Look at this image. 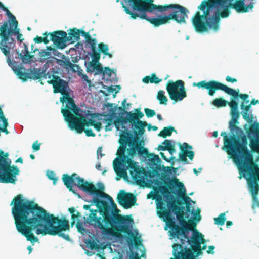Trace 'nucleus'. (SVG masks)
I'll list each match as a JSON object with an SVG mask.
<instances>
[{
  "label": "nucleus",
  "instance_id": "obj_1",
  "mask_svg": "<svg viewBox=\"0 0 259 259\" xmlns=\"http://www.w3.org/2000/svg\"><path fill=\"white\" fill-rule=\"evenodd\" d=\"M231 108V119L229 123L230 133L222 132L221 135L224 138L225 150L232 158L237 166L240 179L244 178L247 182V188L249 193L252 197L253 209L259 208V167L258 164L253 161V155L248 148L247 137L252 150L257 153L255 162H259V123L254 122L245 134L242 128L237 126L240 114L238 112V103L236 101H231L228 103Z\"/></svg>",
  "mask_w": 259,
  "mask_h": 259
},
{
  "label": "nucleus",
  "instance_id": "obj_2",
  "mask_svg": "<svg viewBox=\"0 0 259 259\" xmlns=\"http://www.w3.org/2000/svg\"><path fill=\"white\" fill-rule=\"evenodd\" d=\"M10 205L17 231L32 245L39 241L35 234L58 235L67 241L70 240L67 234L62 232L69 230V222L65 216L61 218L55 217L22 195L15 197Z\"/></svg>",
  "mask_w": 259,
  "mask_h": 259
},
{
  "label": "nucleus",
  "instance_id": "obj_3",
  "mask_svg": "<svg viewBox=\"0 0 259 259\" xmlns=\"http://www.w3.org/2000/svg\"><path fill=\"white\" fill-rule=\"evenodd\" d=\"M256 0H203L191 18L195 31L199 33H217L220 28V18L228 17L231 9L237 13L253 11Z\"/></svg>",
  "mask_w": 259,
  "mask_h": 259
},
{
  "label": "nucleus",
  "instance_id": "obj_4",
  "mask_svg": "<svg viewBox=\"0 0 259 259\" xmlns=\"http://www.w3.org/2000/svg\"><path fill=\"white\" fill-rule=\"evenodd\" d=\"M147 183L139 184L146 185L151 182L156 188L150 192L149 197L155 200L157 214L160 218L163 219V217H168V214L170 212H183L184 207L176 204V198L172 194L174 193L177 197H179L181 193L183 195L185 194L186 191L182 183L163 176L147 175Z\"/></svg>",
  "mask_w": 259,
  "mask_h": 259
},
{
  "label": "nucleus",
  "instance_id": "obj_5",
  "mask_svg": "<svg viewBox=\"0 0 259 259\" xmlns=\"http://www.w3.org/2000/svg\"><path fill=\"white\" fill-rule=\"evenodd\" d=\"M62 180L69 191H72L79 197L80 196L73 189V185L77 186L87 194L92 196V199L87 201L90 204L87 205L90 206V209L97 211V213L100 212L101 217H103L106 220L109 217V215L111 214L112 212L117 209V206L111 196L103 192L97 191L93 184L85 181L77 174L74 173L71 176L67 174H64Z\"/></svg>",
  "mask_w": 259,
  "mask_h": 259
},
{
  "label": "nucleus",
  "instance_id": "obj_6",
  "mask_svg": "<svg viewBox=\"0 0 259 259\" xmlns=\"http://www.w3.org/2000/svg\"><path fill=\"white\" fill-rule=\"evenodd\" d=\"M151 2L146 13L142 15V20H145L155 27L167 24L169 20H174L179 24L186 23L189 11L179 4L156 5Z\"/></svg>",
  "mask_w": 259,
  "mask_h": 259
},
{
  "label": "nucleus",
  "instance_id": "obj_7",
  "mask_svg": "<svg viewBox=\"0 0 259 259\" xmlns=\"http://www.w3.org/2000/svg\"><path fill=\"white\" fill-rule=\"evenodd\" d=\"M115 209L106 219L110 226L119 230L127 231L128 236L125 240L130 250V259H141L145 256V250L141 243V236L136 229H133L134 221L129 217H121ZM113 259H122L121 257H115Z\"/></svg>",
  "mask_w": 259,
  "mask_h": 259
},
{
  "label": "nucleus",
  "instance_id": "obj_8",
  "mask_svg": "<svg viewBox=\"0 0 259 259\" xmlns=\"http://www.w3.org/2000/svg\"><path fill=\"white\" fill-rule=\"evenodd\" d=\"M128 139L124 136L120 137V146L117 152L119 157H116L113 161L114 170L120 177L127 176L126 170H128L131 178L135 183L146 184L148 181L147 174L140 167L139 163L135 162L126 152V142Z\"/></svg>",
  "mask_w": 259,
  "mask_h": 259
},
{
  "label": "nucleus",
  "instance_id": "obj_9",
  "mask_svg": "<svg viewBox=\"0 0 259 259\" xmlns=\"http://www.w3.org/2000/svg\"><path fill=\"white\" fill-rule=\"evenodd\" d=\"M136 113L128 112L126 113L125 119H119L116 122L115 127L119 132V136H124L130 139V132H132L135 137L143 136L147 123L140 120L144 114L140 111V108L136 109Z\"/></svg>",
  "mask_w": 259,
  "mask_h": 259
},
{
  "label": "nucleus",
  "instance_id": "obj_10",
  "mask_svg": "<svg viewBox=\"0 0 259 259\" xmlns=\"http://www.w3.org/2000/svg\"><path fill=\"white\" fill-rule=\"evenodd\" d=\"M0 9L5 12L6 15L9 18V27L7 32H4L5 40L1 48L2 52L8 58L10 57V52L15 46V40L12 37L14 35L17 36V40L22 42L24 40L23 35L20 33V29L18 27V22L15 16L6 8L4 4L0 2Z\"/></svg>",
  "mask_w": 259,
  "mask_h": 259
},
{
  "label": "nucleus",
  "instance_id": "obj_11",
  "mask_svg": "<svg viewBox=\"0 0 259 259\" xmlns=\"http://www.w3.org/2000/svg\"><path fill=\"white\" fill-rule=\"evenodd\" d=\"M85 223L93 226L96 231L101 232L102 238L108 240H112L115 236L114 231L109 228H106L108 221L103 217H98L97 211L90 209V206L83 205Z\"/></svg>",
  "mask_w": 259,
  "mask_h": 259
},
{
  "label": "nucleus",
  "instance_id": "obj_12",
  "mask_svg": "<svg viewBox=\"0 0 259 259\" xmlns=\"http://www.w3.org/2000/svg\"><path fill=\"white\" fill-rule=\"evenodd\" d=\"M61 112L63 115L64 120L68 124L69 128L71 130H75L77 133H81L83 131L88 137L95 136V134L93 133L91 129H84V126H94V128L97 131H100L102 128V124L100 122V119H102V115H101V118L97 119V120L93 123H89L88 121L86 122L82 120H79L77 117H75L70 111L65 108H62Z\"/></svg>",
  "mask_w": 259,
  "mask_h": 259
},
{
  "label": "nucleus",
  "instance_id": "obj_13",
  "mask_svg": "<svg viewBox=\"0 0 259 259\" xmlns=\"http://www.w3.org/2000/svg\"><path fill=\"white\" fill-rule=\"evenodd\" d=\"M193 87H197L199 89H206L208 90V94L210 96H213L215 93L216 90H220L224 91L226 93L233 96L235 99L238 100L240 97L244 101L242 103H245V104H248L249 103V95L247 94H239V90L236 91L234 89L229 88L223 83L211 80L206 81L202 80L198 82H194L192 84Z\"/></svg>",
  "mask_w": 259,
  "mask_h": 259
},
{
  "label": "nucleus",
  "instance_id": "obj_14",
  "mask_svg": "<svg viewBox=\"0 0 259 259\" xmlns=\"http://www.w3.org/2000/svg\"><path fill=\"white\" fill-rule=\"evenodd\" d=\"M152 0H122L121 5L131 19H142Z\"/></svg>",
  "mask_w": 259,
  "mask_h": 259
},
{
  "label": "nucleus",
  "instance_id": "obj_15",
  "mask_svg": "<svg viewBox=\"0 0 259 259\" xmlns=\"http://www.w3.org/2000/svg\"><path fill=\"white\" fill-rule=\"evenodd\" d=\"M8 153L0 151V182L15 184L19 170L17 166H11V161L8 158Z\"/></svg>",
  "mask_w": 259,
  "mask_h": 259
},
{
  "label": "nucleus",
  "instance_id": "obj_16",
  "mask_svg": "<svg viewBox=\"0 0 259 259\" xmlns=\"http://www.w3.org/2000/svg\"><path fill=\"white\" fill-rule=\"evenodd\" d=\"M60 101L63 104L66 103V108L71 110L76 115L78 116L80 119L89 123H93L97 119L101 118V116L99 113H92L89 110H82L79 107L76 106L74 100L70 97L68 93L65 94L60 98Z\"/></svg>",
  "mask_w": 259,
  "mask_h": 259
},
{
  "label": "nucleus",
  "instance_id": "obj_17",
  "mask_svg": "<svg viewBox=\"0 0 259 259\" xmlns=\"http://www.w3.org/2000/svg\"><path fill=\"white\" fill-rule=\"evenodd\" d=\"M7 62L9 66L12 68L14 73L20 78L23 77L33 79H37L42 77L45 78V72L47 69H45L44 67L41 68H31L26 69L22 67L21 65H19L17 62L11 60L10 58L7 59Z\"/></svg>",
  "mask_w": 259,
  "mask_h": 259
},
{
  "label": "nucleus",
  "instance_id": "obj_18",
  "mask_svg": "<svg viewBox=\"0 0 259 259\" xmlns=\"http://www.w3.org/2000/svg\"><path fill=\"white\" fill-rule=\"evenodd\" d=\"M166 89L170 99L174 101L173 104L182 101L187 97L184 84L181 80H178L176 82L169 80L166 83Z\"/></svg>",
  "mask_w": 259,
  "mask_h": 259
},
{
  "label": "nucleus",
  "instance_id": "obj_19",
  "mask_svg": "<svg viewBox=\"0 0 259 259\" xmlns=\"http://www.w3.org/2000/svg\"><path fill=\"white\" fill-rule=\"evenodd\" d=\"M57 72L54 71V69H50L45 75V78L48 79V82L52 84L54 89V92L61 93L63 95L68 93L67 90L68 88V83L66 81L61 79L57 76Z\"/></svg>",
  "mask_w": 259,
  "mask_h": 259
},
{
  "label": "nucleus",
  "instance_id": "obj_20",
  "mask_svg": "<svg viewBox=\"0 0 259 259\" xmlns=\"http://www.w3.org/2000/svg\"><path fill=\"white\" fill-rule=\"evenodd\" d=\"M130 139L126 142V150L127 153L132 159L135 156L136 152L139 156H142L144 159L148 155L149 152L147 149L143 146L138 147L133 138L132 132H130Z\"/></svg>",
  "mask_w": 259,
  "mask_h": 259
},
{
  "label": "nucleus",
  "instance_id": "obj_21",
  "mask_svg": "<svg viewBox=\"0 0 259 259\" xmlns=\"http://www.w3.org/2000/svg\"><path fill=\"white\" fill-rule=\"evenodd\" d=\"M182 194L179 196L183 197V200L186 203V214L185 218L190 219V221L194 223V222H198L200 219V210L199 209L195 210L194 207L192 205V204H195V202L188 196H185Z\"/></svg>",
  "mask_w": 259,
  "mask_h": 259
},
{
  "label": "nucleus",
  "instance_id": "obj_22",
  "mask_svg": "<svg viewBox=\"0 0 259 259\" xmlns=\"http://www.w3.org/2000/svg\"><path fill=\"white\" fill-rule=\"evenodd\" d=\"M84 66L88 73L94 74V75L100 74L102 72V67L99 62V58L97 56H85Z\"/></svg>",
  "mask_w": 259,
  "mask_h": 259
},
{
  "label": "nucleus",
  "instance_id": "obj_23",
  "mask_svg": "<svg viewBox=\"0 0 259 259\" xmlns=\"http://www.w3.org/2000/svg\"><path fill=\"white\" fill-rule=\"evenodd\" d=\"M50 40L58 48L63 49L68 44L67 33L64 31H57L49 33Z\"/></svg>",
  "mask_w": 259,
  "mask_h": 259
},
{
  "label": "nucleus",
  "instance_id": "obj_24",
  "mask_svg": "<svg viewBox=\"0 0 259 259\" xmlns=\"http://www.w3.org/2000/svg\"><path fill=\"white\" fill-rule=\"evenodd\" d=\"M117 201L125 208H131L136 201V198L131 193H126L123 190L119 191L117 195Z\"/></svg>",
  "mask_w": 259,
  "mask_h": 259
},
{
  "label": "nucleus",
  "instance_id": "obj_25",
  "mask_svg": "<svg viewBox=\"0 0 259 259\" xmlns=\"http://www.w3.org/2000/svg\"><path fill=\"white\" fill-rule=\"evenodd\" d=\"M51 50L49 47H47L46 49H42L39 52V61L42 63H44V68L47 69L50 65L53 64L54 57L51 56Z\"/></svg>",
  "mask_w": 259,
  "mask_h": 259
},
{
  "label": "nucleus",
  "instance_id": "obj_26",
  "mask_svg": "<svg viewBox=\"0 0 259 259\" xmlns=\"http://www.w3.org/2000/svg\"><path fill=\"white\" fill-rule=\"evenodd\" d=\"M180 147L182 152H183V153H180L179 154L180 160L182 161L184 164L189 163L186 157H188L192 161L194 156V152L191 151V150L192 149V146L188 144L187 143H184L182 145L180 144Z\"/></svg>",
  "mask_w": 259,
  "mask_h": 259
},
{
  "label": "nucleus",
  "instance_id": "obj_27",
  "mask_svg": "<svg viewBox=\"0 0 259 259\" xmlns=\"http://www.w3.org/2000/svg\"><path fill=\"white\" fill-rule=\"evenodd\" d=\"M80 36L82 37L89 36L88 32H85L82 29H78L76 28L69 29L67 30V33L68 44L78 41Z\"/></svg>",
  "mask_w": 259,
  "mask_h": 259
},
{
  "label": "nucleus",
  "instance_id": "obj_28",
  "mask_svg": "<svg viewBox=\"0 0 259 259\" xmlns=\"http://www.w3.org/2000/svg\"><path fill=\"white\" fill-rule=\"evenodd\" d=\"M22 46L23 49L21 51L16 50V53L23 64H30L34 61L35 58L33 55L29 54L28 47L26 44L23 43Z\"/></svg>",
  "mask_w": 259,
  "mask_h": 259
},
{
  "label": "nucleus",
  "instance_id": "obj_29",
  "mask_svg": "<svg viewBox=\"0 0 259 259\" xmlns=\"http://www.w3.org/2000/svg\"><path fill=\"white\" fill-rule=\"evenodd\" d=\"M88 35L89 36L83 37L85 39L84 41V48L87 52L85 56H97L96 45L97 41L95 38H92L89 32Z\"/></svg>",
  "mask_w": 259,
  "mask_h": 259
},
{
  "label": "nucleus",
  "instance_id": "obj_30",
  "mask_svg": "<svg viewBox=\"0 0 259 259\" xmlns=\"http://www.w3.org/2000/svg\"><path fill=\"white\" fill-rule=\"evenodd\" d=\"M241 114L243 118L250 124L253 122V114L251 109L250 105L245 104V103H242L241 105Z\"/></svg>",
  "mask_w": 259,
  "mask_h": 259
},
{
  "label": "nucleus",
  "instance_id": "obj_31",
  "mask_svg": "<svg viewBox=\"0 0 259 259\" xmlns=\"http://www.w3.org/2000/svg\"><path fill=\"white\" fill-rule=\"evenodd\" d=\"M144 160L147 162V163L152 166L151 168L156 170L161 169V161L158 155L148 153Z\"/></svg>",
  "mask_w": 259,
  "mask_h": 259
},
{
  "label": "nucleus",
  "instance_id": "obj_32",
  "mask_svg": "<svg viewBox=\"0 0 259 259\" xmlns=\"http://www.w3.org/2000/svg\"><path fill=\"white\" fill-rule=\"evenodd\" d=\"M101 115V114H100ZM102 115V119L101 120H103L104 122H113L114 123V126H115L116 122L119 119H125V118H119L116 115L108 113L105 115Z\"/></svg>",
  "mask_w": 259,
  "mask_h": 259
},
{
  "label": "nucleus",
  "instance_id": "obj_33",
  "mask_svg": "<svg viewBox=\"0 0 259 259\" xmlns=\"http://www.w3.org/2000/svg\"><path fill=\"white\" fill-rule=\"evenodd\" d=\"M162 81V79L158 78L155 73H152L150 76H146L142 79V81L146 84L158 83Z\"/></svg>",
  "mask_w": 259,
  "mask_h": 259
},
{
  "label": "nucleus",
  "instance_id": "obj_34",
  "mask_svg": "<svg viewBox=\"0 0 259 259\" xmlns=\"http://www.w3.org/2000/svg\"><path fill=\"white\" fill-rule=\"evenodd\" d=\"M100 74H102L104 76L107 75L113 81H117L116 79H115V78L116 77V73L114 71V70H111L109 67H105L104 69L102 68V72Z\"/></svg>",
  "mask_w": 259,
  "mask_h": 259
},
{
  "label": "nucleus",
  "instance_id": "obj_35",
  "mask_svg": "<svg viewBox=\"0 0 259 259\" xmlns=\"http://www.w3.org/2000/svg\"><path fill=\"white\" fill-rule=\"evenodd\" d=\"M54 60H56V63L58 65L68 70V66L70 64V61L69 59L66 58V57L64 59H57L54 57Z\"/></svg>",
  "mask_w": 259,
  "mask_h": 259
},
{
  "label": "nucleus",
  "instance_id": "obj_36",
  "mask_svg": "<svg viewBox=\"0 0 259 259\" xmlns=\"http://www.w3.org/2000/svg\"><path fill=\"white\" fill-rule=\"evenodd\" d=\"M165 92L164 91L160 90L158 92L157 95V99L159 101L160 104L166 105L168 99L164 95Z\"/></svg>",
  "mask_w": 259,
  "mask_h": 259
},
{
  "label": "nucleus",
  "instance_id": "obj_37",
  "mask_svg": "<svg viewBox=\"0 0 259 259\" xmlns=\"http://www.w3.org/2000/svg\"><path fill=\"white\" fill-rule=\"evenodd\" d=\"M99 51L103 53L104 55L108 56L110 58L112 57L111 54L109 53V48L107 44L100 43L98 45Z\"/></svg>",
  "mask_w": 259,
  "mask_h": 259
},
{
  "label": "nucleus",
  "instance_id": "obj_38",
  "mask_svg": "<svg viewBox=\"0 0 259 259\" xmlns=\"http://www.w3.org/2000/svg\"><path fill=\"white\" fill-rule=\"evenodd\" d=\"M226 219V213H222L218 216V217L214 219V223L219 226H223L224 225Z\"/></svg>",
  "mask_w": 259,
  "mask_h": 259
},
{
  "label": "nucleus",
  "instance_id": "obj_39",
  "mask_svg": "<svg viewBox=\"0 0 259 259\" xmlns=\"http://www.w3.org/2000/svg\"><path fill=\"white\" fill-rule=\"evenodd\" d=\"M86 246L88 248L92 250H98L99 249V246L97 242L94 240L89 239L86 242Z\"/></svg>",
  "mask_w": 259,
  "mask_h": 259
},
{
  "label": "nucleus",
  "instance_id": "obj_40",
  "mask_svg": "<svg viewBox=\"0 0 259 259\" xmlns=\"http://www.w3.org/2000/svg\"><path fill=\"white\" fill-rule=\"evenodd\" d=\"M174 131L175 128L171 126L164 127L158 135L164 138L166 136H170L172 132Z\"/></svg>",
  "mask_w": 259,
  "mask_h": 259
},
{
  "label": "nucleus",
  "instance_id": "obj_41",
  "mask_svg": "<svg viewBox=\"0 0 259 259\" xmlns=\"http://www.w3.org/2000/svg\"><path fill=\"white\" fill-rule=\"evenodd\" d=\"M103 88L104 89H106L109 93L115 92V93H117L119 92L120 90L121 89V87L120 85H111V86H106L105 85H103Z\"/></svg>",
  "mask_w": 259,
  "mask_h": 259
},
{
  "label": "nucleus",
  "instance_id": "obj_42",
  "mask_svg": "<svg viewBox=\"0 0 259 259\" xmlns=\"http://www.w3.org/2000/svg\"><path fill=\"white\" fill-rule=\"evenodd\" d=\"M227 103V101L219 98L214 99L213 101V104L218 107L226 106Z\"/></svg>",
  "mask_w": 259,
  "mask_h": 259
},
{
  "label": "nucleus",
  "instance_id": "obj_43",
  "mask_svg": "<svg viewBox=\"0 0 259 259\" xmlns=\"http://www.w3.org/2000/svg\"><path fill=\"white\" fill-rule=\"evenodd\" d=\"M8 125V123L7 119L6 118L3 119V120L0 122V132H3L5 133L6 134H8L9 133L8 131L7 130Z\"/></svg>",
  "mask_w": 259,
  "mask_h": 259
},
{
  "label": "nucleus",
  "instance_id": "obj_44",
  "mask_svg": "<svg viewBox=\"0 0 259 259\" xmlns=\"http://www.w3.org/2000/svg\"><path fill=\"white\" fill-rule=\"evenodd\" d=\"M82 82V83L86 86H88L89 88L92 87V83L90 79H89L88 76L85 74H83L79 77Z\"/></svg>",
  "mask_w": 259,
  "mask_h": 259
},
{
  "label": "nucleus",
  "instance_id": "obj_45",
  "mask_svg": "<svg viewBox=\"0 0 259 259\" xmlns=\"http://www.w3.org/2000/svg\"><path fill=\"white\" fill-rule=\"evenodd\" d=\"M107 108V110L109 112V113L113 114L116 115V111L117 109V107L116 105H114L113 104L108 103L107 105H105Z\"/></svg>",
  "mask_w": 259,
  "mask_h": 259
},
{
  "label": "nucleus",
  "instance_id": "obj_46",
  "mask_svg": "<svg viewBox=\"0 0 259 259\" xmlns=\"http://www.w3.org/2000/svg\"><path fill=\"white\" fill-rule=\"evenodd\" d=\"M48 178L53 181V185H56L58 181V178L56 177V175L53 171L48 170L47 172Z\"/></svg>",
  "mask_w": 259,
  "mask_h": 259
},
{
  "label": "nucleus",
  "instance_id": "obj_47",
  "mask_svg": "<svg viewBox=\"0 0 259 259\" xmlns=\"http://www.w3.org/2000/svg\"><path fill=\"white\" fill-rule=\"evenodd\" d=\"M49 48H50V49L51 50V51H50L51 56H53L54 57L55 56H57L58 57L61 58V59H64L65 57V56L64 55L59 52L56 49L52 48L50 47H49Z\"/></svg>",
  "mask_w": 259,
  "mask_h": 259
},
{
  "label": "nucleus",
  "instance_id": "obj_48",
  "mask_svg": "<svg viewBox=\"0 0 259 259\" xmlns=\"http://www.w3.org/2000/svg\"><path fill=\"white\" fill-rule=\"evenodd\" d=\"M175 142L172 140H165L162 144L166 147L168 149L169 148L174 147L175 146Z\"/></svg>",
  "mask_w": 259,
  "mask_h": 259
},
{
  "label": "nucleus",
  "instance_id": "obj_49",
  "mask_svg": "<svg viewBox=\"0 0 259 259\" xmlns=\"http://www.w3.org/2000/svg\"><path fill=\"white\" fill-rule=\"evenodd\" d=\"M144 111L146 115L148 117H152L156 114V113L154 110L150 109L149 108H145Z\"/></svg>",
  "mask_w": 259,
  "mask_h": 259
},
{
  "label": "nucleus",
  "instance_id": "obj_50",
  "mask_svg": "<svg viewBox=\"0 0 259 259\" xmlns=\"http://www.w3.org/2000/svg\"><path fill=\"white\" fill-rule=\"evenodd\" d=\"M79 68L80 67L78 65L74 64L71 62L69 66H68V69H70L73 72H76Z\"/></svg>",
  "mask_w": 259,
  "mask_h": 259
},
{
  "label": "nucleus",
  "instance_id": "obj_51",
  "mask_svg": "<svg viewBox=\"0 0 259 259\" xmlns=\"http://www.w3.org/2000/svg\"><path fill=\"white\" fill-rule=\"evenodd\" d=\"M76 226L78 230L82 231L84 232H87L88 230L83 228V223L81 221L77 220Z\"/></svg>",
  "mask_w": 259,
  "mask_h": 259
},
{
  "label": "nucleus",
  "instance_id": "obj_52",
  "mask_svg": "<svg viewBox=\"0 0 259 259\" xmlns=\"http://www.w3.org/2000/svg\"><path fill=\"white\" fill-rule=\"evenodd\" d=\"M106 125L105 126V130L106 132L110 131L112 130L114 123L113 122H104Z\"/></svg>",
  "mask_w": 259,
  "mask_h": 259
},
{
  "label": "nucleus",
  "instance_id": "obj_53",
  "mask_svg": "<svg viewBox=\"0 0 259 259\" xmlns=\"http://www.w3.org/2000/svg\"><path fill=\"white\" fill-rule=\"evenodd\" d=\"M160 170H161L168 175H170L171 174V169L169 167L161 166V169Z\"/></svg>",
  "mask_w": 259,
  "mask_h": 259
},
{
  "label": "nucleus",
  "instance_id": "obj_54",
  "mask_svg": "<svg viewBox=\"0 0 259 259\" xmlns=\"http://www.w3.org/2000/svg\"><path fill=\"white\" fill-rule=\"evenodd\" d=\"M40 144L38 143L37 141H36L33 143L32 146V148L34 151H38L40 149Z\"/></svg>",
  "mask_w": 259,
  "mask_h": 259
},
{
  "label": "nucleus",
  "instance_id": "obj_55",
  "mask_svg": "<svg viewBox=\"0 0 259 259\" xmlns=\"http://www.w3.org/2000/svg\"><path fill=\"white\" fill-rule=\"evenodd\" d=\"M226 80L227 81L231 82V83H235L237 81L236 79H235L234 78H232L230 76H227L226 77Z\"/></svg>",
  "mask_w": 259,
  "mask_h": 259
},
{
  "label": "nucleus",
  "instance_id": "obj_56",
  "mask_svg": "<svg viewBox=\"0 0 259 259\" xmlns=\"http://www.w3.org/2000/svg\"><path fill=\"white\" fill-rule=\"evenodd\" d=\"M44 37L42 38V41L45 44H47L50 40V39H48V35L47 34V33H45L43 34Z\"/></svg>",
  "mask_w": 259,
  "mask_h": 259
},
{
  "label": "nucleus",
  "instance_id": "obj_57",
  "mask_svg": "<svg viewBox=\"0 0 259 259\" xmlns=\"http://www.w3.org/2000/svg\"><path fill=\"white\" fill-rule=\"evenodd\" d=\"M102 150L101 147H99L97 149V158L99 159V156H100V158H101L104 154L102 153Z\"/></svg>",
  "mask_w": 259,
  "mask_h": 259
},
{
  "label": "nucleus",
  "instance_id": "obj_58",
  "mask_svg": "<svg viewBox=\"0 0 259 259\" xmlns=\"http://www.w3.org/2000/svg\"><path fill=\"white\" fill-rule=\"evenodd\" d=\"M215 249V246L211 245L208 246V250L207 251L208 253L214 254V250Z\"/></svg>",
  "mask_w": 259,
  "mask_h": 259
},
{
  "label": "nucleus",
  "instance_id": "obj_59",
  "mask_svg": "<svg viewBox=\"0 0 259 259\" xmlns=\"http://www.w3.org/2000/svg\"><path fill=\"white\" fill-rule=\"evenodd\" d=\"M257 104H259V100L252 99L250 103H249L248 105H250V106H251V105H255Z\"/></svg>",
  "mask_w": 259,
  "mask_h": 259
},
{
  "label": "nucleus",
  "instance_id": "obj_60",
  "mask_svg": "<svg viewBox=\"0 0 259 259\" xmlns=\"http://www.w3.org/2000/svg\"><path fill=\"white\" fill-rule=\"evenodd\" d=\"M97 186L98 187V188L101 190H104V189H105V186H104V185L103 183L102 182H98L97 184Z\"/></svg>",
  "mask_w": 259,
  "mask_h": 259
},
{
  "label": "nucleus",
  "instance_id": "obj_61",
  "mask_svg": "<svg viewBox=\"0 0 259 259\" xmlns=\"http://www.w3.org/2000/svg\"><path fill=\"white\" fill-rule=\"evenodd\" d=\"M157 150L158 151H165L167 150L166 147L164 146L163 145H159L157 148Z\"/></svg>",
  "mask_w": 259,
  "mask_h": 259
},
{
  "label": "nucleus",
  "instance_id": "obj_62",
  "mask_svg": "<svg viewBox=\"0 0 259 259\" xmlns=\"http://www.w3.org/2000/svg\"><path fill=\"white\" fill-rule=\"evenodd\" d=\"M148 126V131H150L151 130V129H152L153 131H156L158 128L155 126H152L151 124H147L146 125V126Z\"/></svg>",
  "mask_w": 259,
  "mask_h": 259
},
{
  "label": "nucleus",
  "instance_id": "obj_63",
  "mask_svg": "<svg viewBox=\"0 0 259 259\" xmlns=\"http://www.w3.org/2000/svg\"><path fill=\"white\" fill-rule=\"evenodd\" d=\"M34 41L36 43H40L42 42V38L41 37L37 36L34 39Z\"/></svg>",
  "mask_w": 259,
  "mask_h": 259
},
{
  "label": "nucleus",
  "instance_id": "obj_64",
  "mask_svg": "<svg viewBox=\"0 0 259 259\" xmlns=\"http://www.w3.org/2000/svg\"><path fill=\"white\" fill-rule=\"evenodd\" d=\"M202 170V168L201 167H200L198 168V170H197L196 168H194L193 169V172H194V174L196 175V176H198V172H200Z\"/></svg>",
  "mask_w": 259,
  "mask_h": 259
}]
</instances>
